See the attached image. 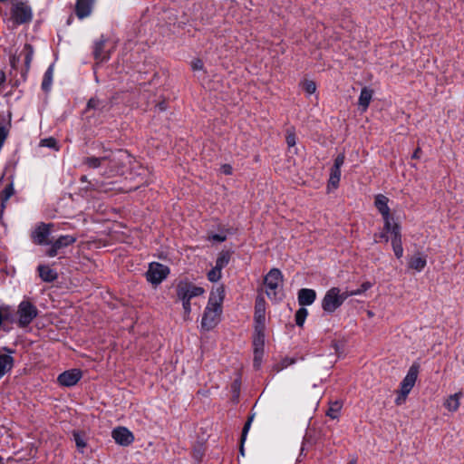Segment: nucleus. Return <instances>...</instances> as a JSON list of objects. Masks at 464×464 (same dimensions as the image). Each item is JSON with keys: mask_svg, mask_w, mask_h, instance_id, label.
I'll use <instances>...</instances> for the list:
<instances>
[{"mask_svg": "<svg viewBox=\"0 0 464 464\" xmlns=\"http://www.w3.org/2000/svg\"><path fill=\"white\" fill-rule=\"evenodd\" d=\"M223 299L224 289L222 287H217L211 291L201 320V327L204 330L209 331L219 323Z\"/></svg>", "mask_w": 464, "mask_h": 464, "instance_id": "1", "label": "nucleus"}, {"mask_svg": "<svg viewBox=\"0 0 464 464\" xmlns=\"http://www.w3.org/2000/svg\"><path fill=\"white\" fill-rule=\"evenodd\" d=\"M205 294V289L188 279L178 282L176 285V295L182 304L184 319H188L191 313V300Z\"/></svg>", "mask_w": 464, "mask_h": 464, "instance_id": "2", "label": "nucleus"}, {"mask_svg": "<svg viewBox=\"0 0 464 464\" xmlns=\"http://www.w3.org/2000/svg\"><path fill=\"white\" fill-rule=\"evenodd\" d=\"M379 237L384 242H391L394 256L398 259L403 256L401 225L395 219L383 224V230Z\"/></svg>", "mask_w": 464, "mask_h": 464, "instance_id": "3", "label": "nucleus"}, {"mask_svg": "<svg viewBox=\"0 0 464 464\" xmlns=\"http://www.w3.org/2000/svg\"><path fill=\"white\" fill-rule=\"evenodd\" d=\"M32 17L33 11L29 5L17 0L11 3L7 23L11 24L13 27L29 23Z\"/></svg>", "mask_w": 464, "mask_h": 464, "instance_id": "4", "label": "nucleus"}, {"mask_svg": "<svg viewBox=\"0 0 464 464\" xmlns=\"http://www.w3.org/2000/svg\"><path fill=\"white\" fill-rule=\"evenodd\" d=\"M125 156V151L118 150V151H106L103 156L95 157L90 156L86 157L82 160V165L88 169H99L101 173L102 174V170L105 167L110 164L111 161L118 162L121 158Z\"/></svg>", "mask_w": 464, "mask_h": 464, "instance_id": "5", "label": "nucleus"}, {"mask_svg": "<svg viewBox=\"0 0 464 464\" xmlns=\"http://www.w3.org/2000/svg\"><path fill=\"white\" fill-rule=\"evenodd\" d=\"M266 295L274 301L282 296L283 275L277 268L271 269L265 277Z\"/></svg>", "mask_w": 464, "mask_h": 464, "instance_id": "6", "label": "nucleus"}, {"mask_svg": "<svg viewBox=\"0 0 464 464\" xmlns=\"http://www.w3.org/2000/svg\"><path fill=\"white\" fill-rule=\"evenodd\" d=\"M347 298L348 291L342 292L339 287H332L322 299V308L326 313H334Z\"/></svg>", "mask_w": 464, "mask_h": 464, "instance_id": "7", "label": "nucleus"}, {"mask_svg": "<svg viewBox=\"0 0 464 464\" xmlns=\"http://www.w3.org/2000/svg\"><path fill=\"white\" fill-rule=\"evenodd\" d=\"M38 310L34 304L28 300L22 301L17 307L16 316L17 324L20 327L29 325L37 316Z\"/></svg>", "mask_w": 464, "mask_h": 464, "instance_id": "8", "label": "nucleus"}, {"mask_svg": "<svg viewBox=\"0 0 464 464\" xmlns=\"http://www.w3.org/2000/svg\"><path fill=\"white\" fill-rule=\"evenodd\" d=\"M345 157L343 154H339L334 162L333 167L330 169L329 179L327 183V191L331 192L335 190L339 187L341 179V168L344 163Z\"/></svg>", "mask_w": 464, "mask_h": 464, "instance_id": "9", "label": "nucleus"}, {"mask_svg": "<svg viewBox=\"0 0 464 464\" xmlns=\"http://www.w3.org/2000/svg\"><path fill=\"white\" fill-rule=\"evenodd\" d=\"M169 274V268L160 263H151L147 271V280L153 285L160 284Z\"/></svg>", "mask_w": 464, "mask_h": 464, "instance_id": "10", "label": "nucleus"}, {"mask_svg": "<svg viewBox=\"0 0 464 464\" xmlns=\"http://www.w3.org/2000/svg\"><path fill=\"white\" fill-rule=\"evenodd\" d=\"M389 202L390 199L382 194H377L374 197V206L377 208L378 212L382 215L383 224L394 219L393 216L391 213Z\"/></svg>", "mask_w": 464, "mask_h": 464, "instance_id": "11", "label": "nucleus"}, {"mask_svg": "<svg viewBox=\"0 0 464 464\" xmlns=\"http://www.w3.org/2000/svg\"><path fill=\"white\" fill-rule=\"evenodd\" d=\"M419 374V365L414 363L412 364L403 380L400 384V390L403 392V393H410L412 388L415 385Z\"/></svg>", "mask_w": 464, "mask_h": 464, "instance_id": "12", "label": "nucleus"}, {"mask_svg": "<svg viewBox=\"0 0 464 464\" xmlns=\"http://www.w3.org/2000/svg\"><path fill=\"white\" fill-rule=\"evenodd\" d=\"M76 239L74 236L71 235L61 236L52 244L51 247L46 251V255L50 257H54L61 249L72 245Z\"/></svg>", "mask_w": 464, "mask_h": 464, "instance_id": "13", "label": "nucleus"}, {"mask_svg": "<svg viewBox=\"0 0 464 464\" xmlns=\"http://www.w3.org/2000/svg\"><path fill=\"white\" fill-rule=\"evenodd\" d=\"M111 437L121 446H129L134 441L133 433L125 427H117L112 430Z\"/></svg>", "mask_w": 464, "mask_h": 464, "instance_id": "14", "label": "nucleus"}, {"mask_svg": "<svg viewBox=\"0 0 464 464\" xmlns=\"http://www.w3.org/2000/svg\"><path fill=\"white\" fill-rule=\"evenodd\" d=\"M82 373L79 369H71L61 373L57 381L60 385L71 387L75 385L82 378Z\"/></svg>", "mask_w": 464, "mask_h": 464, "instance_id": "15", "label": "nucleus"}, {"mask_svg": "<svg viewBox=\"0 0 464 464\" xmlns=\"http://www.w3.org/2000/svg\"><path fill=\"white\" fill-rule=\"evenodd\" d=\"M118 162L111 161L108 164L105 169L102 170V175L107 177H113L118 174L122 173L123 168L125 167L127 162H130V157L125 151V156L121 158Z\"/></svg>", "mask_w": 464, "mask_h": 464, "instance_id": "16", "label": "nucleus"}, {"mask_svg": "<svg viewBox=\"0 0 464 464\" xmlns=\"http://www.w3.org/2000/svg\"><path fill=\"white\" fill-rule=\"evenodd\" d=\"M50 234V226L46 224H40L32 232V238L34 242L38 245H47Z\"/></svg>", "mask_w": 464, "mask_h": 464, "instance_id": "17", "label": "nucleus"}, {"mask_svg": "<svg viewBox=\"0 0 464 464\" xmlns=\"http://www.w3.org/2000/svg\"><path fill=\"white\" fill-rule=\"evenodd\" d=\"M95 0H76L75 13L79 19L91 15Z\"/></svg>", "mask_w": 464, "mask_h": 464, "instance_id": "18", "label": "nucleus"}, {"mask_svg": "<svg viewBox=\"0 0 464 464\" xmlns=\"http://www.w3.org/2000/svg\"><path fill=\"white\" fill-rule=\"evenodd\" d=\"M4 350L6 351L7 353L0 352V379L9 372L14 366L13 352L7 348H4Z\"/></svg>", "mask_w": 464, "mask_h": 464, "instance_id": "19", "label": "nucleus"}, {"mask_svg": "<svg viewBox=\"0 0 464 464\" xmlns=\"http://www.w3.org/2000/svg\"><path fill=\"white\" fill-rule=\"evenodd\" d=\"M463 394L461 392H458L454 394H450L447 396L443 401V406L444 408L450 412V413H455L460 406V400L462 398Z\"/></svg>", "mask_w": 464, "mask_h": 464, "instance_id": "20", "label": "nucleus"}, {"mask_svg": "<svg viewBox=\"0 0 464 464\" xmlns=\"http://www.w3.org/2000/svg\"><path fill=\"white\" fill-rule=\"evenodd\" d=\"M316 298V293L310 288H303L298 292V303L301 306L311 305Z\"/></svg>", "mask_w": 464, "mask_h": 464, "instance_id": "21", "label": "nucleus"}, {"mask_svg": "<svg viewBox=\"0 0 464 464\" xmlns=\"http://www.w3.org/2000/svg\"><path fill=\"white\" fill-rule=\"evenodd\" d=\"M253 344L255 353V362H257L261 360L265 344V336L261 331H257V334L254 338Z\"/></svg>", "mask_w": 464, "mask_h": 464, "instance_id": "22", "label": "nucleus"}, {"mask_svg": "<svg viewBox=\"0 0 464 464\" xmlns=\"http://www.w3.org/2000/svg\"><path fill=\"white\" fill-rule=\"evenodd\" d=\"M255 319L257 324L263 325L266 318V303L264 298L256 299L255 307Z\"/></svg>", "mask_w": 464, "mask_h": 464, "instance_id": "23", "label": "nucleus"}, {"mask_svg": "<svg viewBox=\"0 0 464 464\" xmlns=\"http://www.w3.org/2000/svg\"><path fill=\"white\" fill-rule=\"evenodd\" d=\"M372 91L364 87L362 89L361 91V93H360V96H359V100H358V104H359V107L361 108V110L362 111H365L372 101Z\"/></svg>", "mask_w": 464, "mask_h": 464, "instance_id": "24", "label": "nucleus"}, {"mask_svg": "<svg viewBox=\"0 0 464 464\" xmlns=\"http://www.w3.org/2000/svg\"><path fill=\"white\" fill-rule=\"evenodd\" d=\"M38 271L40 277L44 282H53L57 278V273L48 266L40 265Z\"/></svg>", "mask_w": 464, "mask_h": 464, "instance_id": "25", "label": "nucleus"}, {"mask_svg": "<svg viewBox=\"0 0 464 464\" xmlns=\"http://www.w3.org/2000/svg\"><path fill=\"white\" fill-rule=\"evenodd\" d=\"M103 49L104 41H100L95 44L93 54L94 58L100 63L105 62L110 58L109 53L104 52Z\"/></svg>", "mask_w": 464, "mask_h": 464, "instance_id": "26", "label": "nucleus"}, {"mask_svg": "<svg viewBox=\"0 0 464 464\" xmlns=\"http://www.w3.org/2000/svg\"><path fill=\"white\" fill-rule=\"evenodd\" d=\"M426 265V258L420 255H416L412 256L409 262V267L417 272L422 271Z\"/></svg>", "mask_w": 464, "mask_h": 464, "instance_id": "27", "label": "nucleus"}, {"mask_svg": "<svg viewBox=\"0 0 464 464\" xmlns=\"http://www.w3.org/2000/svg\"><path fill=\"white\" fill-rule=\"evenodd\" d=\"M34 48L32 47V45L29 44H25L21 54H23L24 56V63H25V67L27 70L30 68V65H31V63L33 60V56H34Z\"/></svg>", "mask_w": 464, "mask_h": 464, "instance_id": "28", "label": "nucleus"}, {"mask_svg": "<svg viewBox=\"0 0 464 464\" xmlns=\"http://www.w3.org/2000/svg\"><path fill=\"white\" fill-rule=\"evenodd\" d=\"M53 75V67L51 65L44 73L42 87L44 91H48L52 85Z\"/></svg>", "mask_w": 464, "mask_h": 464, "instance_id": "29", "label": "nucleus"}, {"mask_svg": "<svg viewBox=\"0 0 464 464\" xmlns=\"http://www.w3.org/2000/svg\"><path fill=\"white\" fill-rule=\"evenodd\" d=\"M229 259H230V256L228 253H227V252L220 253L216 260V265L214 267L222 271V269L228 264Z\"/></svg>", "mask_w": 464, "mask_h": 464, "instance_id": "30", "label": "nucleus"}, {"mask_svg": "<svg viewBox=\"0 0 464 464\" xmlns=\"http://www.w3.org/2000/svg\"><path fill=\"white\" fill-rule=\"evenodd\" d=\"M341 409H342V404L338 401H334V402L331 403L326 414L331 419L335 420L339 417Z\"/></svg>", "mask_w": 464, "mask_h": 464, "instance_id": "31", "label": "nucleus"}, {"mask_svg": "<svg viewBox=\"0 0 464 464\" xmlns=\"http://www.w3.org/2000/svg\"><path fill=\"white\" fill-rule=\"evenodd\" d=\"M2 315H3V321L8 322V323H14L15 322L14 316L13 314V311L10 306L8 305H2L1 306Z\"/></svg>", "mask_w": 464, "mask_h": 464, "instance_id": "32", "label": "nucleus"}, {"mask_svg": "<svg viewBox=\"0 0 464 464\" xmlns=\"http://www.w3.org/2000/svg\"><path fill=\"white\" fill-rule=\"evenodd\" d=\"M14 194V188L12 185L6 186L0 194V198L2 201V206L4 207L5 204L9 200V198Z\"/></svg>", "mask_w": 464, "mask_h": 464, "instance_id": "33", "label": "nucleus"}, {"mask_svg": "<svg viewBox=\"0 0 464 464\" xmlns=\"http://www.w3.org/2000/svg\"><path fill=\"white\" fill-rule=\"evenodd\" d=\"M308 315V311L304 307H301L295 314V323L298 326H303Z\"/></svg>", "mask_w": 464, "mask_h": 464, "instance_id": "34", "label": "nucleus"}, {"mask_svg": "<svg viewBox=\"0 0 464 464\" xmlns=\"http://www.w3.org/2000/svg\"><path fill=\"white\" fill-rule=\"evenodd\" d=\"M372 286L371 282H364L361 285V286L355 290H353L351 292H348V297L354 296V295H360L369 290Z\"/></svg>", "mask_w": 464, "mask_h": 464, "instance_id": "35", "label": "nucleus"}, {"mask_svg": "<svg viewBox=\"0 0 464 464\" xmlns=\"http://www.w3.org/2000/svg\"><path fill=\"white\" fill-rule=\"evenodd\" d=\"M303 90L309 95L314 94L316 91V84L311 80H304L302 82Z\"/></svg>", "mask_w": 464, "mask_h": 464, "instance_id": "36", "label": "nucleus"}, {"mask_svg": "<svg viewBox=\"0 0 464 464\" xmlns=\"http://www.w3.org/2000/svg\"><path fill=\"white\" fill-rule=\"evenodd\" d=\"M40 146L53 149L54 150H59L56 140L52 137L41 140Z\"/></svg>", "mask_w": 464, "mask_h": 464, "instance_id": "37", "label": "nucleus"}, {"mask_svg": "<svg viewBox=\"0 0 464 464\" xmlns=\"http://www.w3.org/2000/svg\"><path fill=\"white\" fill-rule=\"evenodd\" d=\"M221 275H222V271L216 268V267H213L207 275L208 276V279L210 281V282H218L220 278H221Z\"/></svg>", "mask_w": 464, "mask_h": 464, "instance_id": "38", "label": "nucleus"}, {"mask_svg": "<svg viewBox=\"0 0 464 464\" xmlns=\"http://www.w3.org/2000/svg\"><path fill=\"white\" fill-rule=\"evenodd\" d=\"M73 437L77 449L82 452L84 448L86 447V442L84 439L79 433L76 432L73 433Z\"/></svg>", "mask_w": 464, "mask_h": 464, "instance_id": "39", "label": "nucleus"}, {"mask_svg": "<svg viewBox=\"0 0 464 464\" xmlns=\"http://www.w3.org/2000/svg\"><path fill=\"white\" fill-rule=\"evenodd\" d=\"M408 395H409V393H403V392L399 390L398 395H397V397L395 399V404L396 405L403 404L405 402Z\"/></svg>", "mask_w": 464, "mask_h": 464, "instance_id": "40", "label": "nucleus"}, {"mask_svg": "<svg viewBox=\"0 0 464 464\" xmlns=\"http://www.w3.org/2000/svg\"><path fill=\"white\" fill-rule=\"evenodd\" d=\"M253 420V417H250L249 420L246 421V423L244 426L243 431H242V443L245 441L246 434L250 429L251 422Z\"/></svg>", "mask_w": 464, "mask_h": 464, "instance_id": "41", "label": "nucleus"}, {"mask_svg": "<svg viewBox=\"0 0 464 464\" xmlns=\"http://www.w3.org/2000/svg\"><path fill=\"white\" fill-rule=\"evenodd\" d=\"M191 67L194 71H201V70H203L204 64L201 60L196 59V60L192 61Z\"/></svg>", "mask_w": 464, "mask_h": 464, "instance_id": "42", "label": "nucleus"}, {"mask_svg": "<svg viewBox=\"0 0 464 464\" xmlns=\"http://www.w3.org/2000/svg\"><path fill=\"white\" fill-rule=\"evenodd\" d=\"M286 143L289 147H294L296 143L295 136L292 132H288L286 135Z\"/></svg>", "mask_w": 464, "mask_h": 464, "instance_id": "43", "label": "nucleus"}, {"mask_svg": "<svg viewBox=\"0 0 464 464\" xmlns=\"http://www.w3.org/2000/svg\"><path fill=\"white\" fill-rule=\"evenodd\" d=\"M100 105V101L98 99H91L89 102H88V107L89 108H97L98 106Z\"/></svg>", "mask_w": 464, "mask_h": 464, "instance_id": "44", "label": "nucleus"}, {"mask_svg": "<svg viewBox=\"0 0 464 464\" xmlns=\"http://www.w3.org/2000/svg\"><path fill=\"white\" fill-rule=\"evenodd\" d=\"M221 171L226 175L232 174V167L228 164H225L221 167Z\"/></svg>", "mask_w": 464, "mask_h": 464, "instance_id": "45", "label": "nucleus"}, {"mask_svg": "<svg viewBox=\"0 0 464 464\" xmlns=\"http://www.w3.org/2000/svg\"><path fill=\"white\" fill-rule=\"evenodd\" d=\"M210 239L213 241L223 242L226 240V237L218 234L212 235Z\"/></svg>", "mask_w": 464, "mask_h": 464, "instance_id": "46", "label": "nucleus"}, {"mask_svg": "<svg viewBox=\"0 0 464 464\" xmlns=\"http://www.w3.org/2000/svg\"><path fill=\"white\" fill-rule=\"evenodd\" d=\"M6 81V76L4 71L0 70V88L4 87Z\"/></svg>", "mask_w": 464, "mask_h": 464, "instance_id": "47", "label": "nucleus"}, {"mask_svg": "<svg viewBox=\"0 0 464 464\" xmlns=\"http://www.w3.org/2000/svg\"><path fill=\"white\" fill-rule=\"evenodd\" d=\"M19 58L14 56L12 59H11V64L13 67H14L16 65V63L18 62Z\"/></svg>", "mask_w": 464, "mask_h": 464, "instance_id": "48", "label": "nucleus"}, {"mask_svg": "<svg viewBox=\"0 0 464 464\" xmlns=\"http://www.w3.org/2000/svg\"><path fill=\"white\" fill-rule=\"evenodd\" d=\"M367 315L369 317H372L374 314H373V313L372 311H367Z\"/></svg>", "mask_w": 464, "mask_h": 464, "instance_id": "49", "label": "nucleus"}, {"mask_svg": "<svg viewBox=\"0 0 464 464\" xmlns=\"http://www.w3.org/2000/svg\"><path fill=\"white\" fill-rule=\"evenodd\" d=\"M413 158H418V151H415L413 154Z\"/></svg>", "mask_w": 464, "mask_h": 464, "instance_id": "50", "label": "nucleus"}, {"mask_svg": "<svg viewBox=\"0 0 464 464\" xmlns=\"http://www.w3.org/2000/svg\"><path fill=\"white\" fill-rule=\"evenodd\" d=\"M348 464H356V462L354 460H353V461H350Z\"/></svg>", "mask_w": 464, "mask_h": 464, "instance_id": "51", "label": "nucleus"}]
</instances>
